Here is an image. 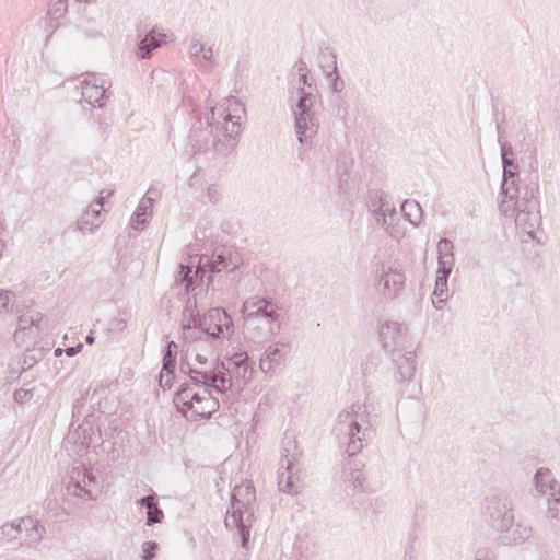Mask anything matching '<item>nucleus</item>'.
Instances as JSON below:
<instances>
[{"mask_svg": "<svg viewBox=\"0 0 560 560\" xmlns=\"http://www.w3.org/2000/svg\"><path fill=\"white\" fill-rule=\"evenodd\" d=\"M159 545L155 541H145L142 545V560H153Z\"/></svg>", "mask_w": 560, "mask_h": 560, "instance_id": "obj_41", "label": "nucleus"}, {"mask_svg": "<svg viewBox=\"0 0 560 560\" xmlns=\"http://www.w3.org/2000/svg\"><path fill=\"white\" fill-rule=\"evenodd\" d=\"M201 54H202V58L205 60H207L209 62H212V63L214 62V60H213V50H212L211 47H209L207 49L203 48V51Z\"/></svg>", "mask_w": 560, "mask_h": 560, "instance_id": "obj_58", "label": "nucleus"}, {"mask_svg": "<svg viewBox=\"0 0 560 560\" xmlns=\"http://www.w3.org/2000/svg\"><path fill=\"white\" fill-rule=\"evenodd\" d=\"M298 102L293 108L294 127L301 144L307 143L318 131L320 126L317 110V93L315 88L308 85L298 86Z\"/></svg>", "mask_w": 560, "mask_h": 560, "instance_id": "obj_5", "label": "nucleus"}, {"mask_svg": "<svg viewBox=\"0 0 560 560\" xmlns=\"http://www.w3.org/2000/svg\"><path fill=\"white\" fill-rule=\"evenodd\" d=\"M377 192H381V191L375 190V191L370 192L369 201H368L370 210L373 211L374 213H375V208H377V198H376Z\"/></svg>", "mask_w": 560, "mask_h": 560, "instance_id": "obj_56", "label": "nucleus"}, {"mask_svg": "<svg viewBox=\"0 0 560 560\" xmlns=\"http://www.w3.org/2000/svg\"><path fill=\"white\" fill-rule=\"evenodd\" d=\"M483 513L492 528L500 533L504 532L514 523L513 500L506 492L492 493L485 499Z\"/></svg>", "mask_w": 560, "mask_h": 560, "instance_id": "obj_7", "label": "nucleus"}, {"mask_svg": "<svg viewBox=\"0 0 560 560\" xmlns=\"http://www.w3.org/2000/svg\"><path fill=\"white\" fill-rule=\"evenodd\" d=\"M235 369L238 377H242L244 381L250 380L253 370L248 362Z\"/></svg>", "mask_w": 560, "mask_h": 560, "instance_id": "obj_47", "label": "nucleus"}, {"mask_svg": "<svg viewBox=\"0 0 560 560\" xmlns=\"http://www.w3.org/2000/svg\"><path fill=\"white\" fill-rule=\"evenodd\" d=\"M296 448V441L287 439L283 442L282 458L280 462V470L278 472V487L280 491L288 494H298L299 486L292 479L291 469L296 462V455H290L291 450Z\"/></svg>", "mask_w": 560, "mask_h": 560, "instance_id": "obj_15", "label": "nucleus"}, {"mask_svg": "<svg viewBox=\"0 0 560 560\" xmlns=\"http://www.w3.org/2000/svg\"><path fill=\"white\" fill-rule=\"evenodd\" d=\"M202 262L203 258H200L199 266L195 270L194 275L191 266H185L183 264L179 265L177 281L184 282L187 291L194 290L198 285L199 281L203 280L207 269L203 268Z\"/></svg>", "mask_w": 560, "mask_h": 560, "instance_id": "obj_22", "label": "nucleus"}, {"mask_svg": "<svg viewBox=\"0 0 560 560\" xmlns=\"http://www.w3.org/2000/svg\"><path fill=\"white\" fill-rule=\"evenodd\" d=\"M243 262L241 254L232 246H222L218 247L212 258L203 259L202 266L207 269V272L210 275L207 277L208 285L212 282L213 273L221 272L222 270H228L232 272L236 270Z\"/></svg>", "mask_w": 560, "mask_h": 560, "instance_id": "obj_11", "label": "nucleus"}, {"mask_svg": "<svg viewBox=\"0 0 560 560\" xmlns=\"http://www.w3.org/2000/svg\"><path fill=\"white\" fill-rule=\"evenodd\" d=\"M162 40L156 38L154 30H151L143 39L140 40L137 49V57L140 59H149L152 51L161 46Z\"/></svg>", "mask_w": 560, "mask_h": 560, "instance_id": "obj_26", "label": "nucleus"}, {"mask_svg": "<svg viewBox=\"0 0 560 560\" xmlns=\"http://www.w3.org/2000/svg\"><path fill=\"white\" fill-rule=\"evenodd\" d=\"M151 208H152L151 206L143 205V200H140L135 212L138 218L148 217L151 214Z\"/></svg>", "mask_w": 560, "mask_h": 560, "instance_id": "obj_54", "label": "nucleus"}, {"mask_svg": "<svg viewBox=\"0 0 560 560\" xmlns=\"http://www.w3.org/2000/svg\"><path fill=\"white\" fill-rule=\"evenodd\" d=\"M0 534L8 540H15L22 538V524L21 518L5 523L0 527Z\"/></svg>", "mask_w": 560, "mask_h": 560, "instance_id": "obj_31", "label": "nucleus"}, {"mask_svg": "<svg viewBox=\"0 0 560 560\" xmlns=\"http://www.w3.org/2000/svg\"><path fill=\"white\" fill-rule=\"evenodd\" d=\"M532 486L535 495L546 498V500L560 493V482L548 467H540L535 471Z\"/></svg>", "mask_w": 560, "mask_h": 560, "instance_id": "obj_16", "label": "nucleus"}, {"mask_svg": "<svg viewBox=\"0 0 560 560\" xmlns=\"http://www.w3.org/2000/svg\"><path fill=\"white\" fill-rule=\"evenodd\" d=\"M183 316L198 317V310L196 301L188 300L183 312Z\"/></svg>", "mask_w": 560, "mask_h": 560, "instance_id": "obj_48", "label": "nucleus"}, {"mask_svg": "<svg viewBox=\"0 0 560 560\" xmlns=\"http://www.w3.org/2000/svg\"><path fill=\"white\" fill-rule=\"evenodd\" d=\"M66 12L67 0H56L48 11L50 18L56 20L62 18L66 14Z\"/></svg>", "mask_w": 560, "mask_h": 560, "instance_id": "obj_38", "label": "nucleus"}, {"mask_svg": "<svg viewBox=\"0 0 560 560\" xmlns=\"http://www.w3.org/2000/svg\"><path fill=\"white\" fill-rule=\"evenodd\" d=\"M82 349V343H79L77 346H73V347H68L65 352L68 357H73L75 354H78Z\"/></svg>", "mask_w": 560, "mask_h": 560, "instance_id": "obj_57", "label": "nucleus"}, {"mask_svg": "<svg viewBox=\"0 0 560 560\" xmlns=\"http://www.w3.org/2000/svg\"><path fill=\"white\" fill-rule=\"evenodd\" d=\"M95 338L93 336L92 332H90L86 337H85V342L89 343V345H92L94 342Z\"/></svg>", "mask_w": 560, "mask_h": 560, "instance_id": "obj_62", "label": "nucleus"}, {"mask_svg": "<svg viewBox=\"0 0 560 560\" xmlns=\"http://www.w3.org/2000/svg\"><path fill=\"white\" fill-rule=\"evenodd\" d=\"M325 51V49H322L320 50V66L324 68V69H330L331 70V62L330 60L327 58V57H323V52Z\"/></svg>", "mask_w": 560, "mask_h": 560, "instance_id": "obj_60", "label": "nucleus"}, {"mask_svg": "<svg viewBox=\"0 0 560 560\" xmlns=\"http://www.w3.org/2000/svg\"><path fill=\"white\" fill-rule=\"evenodd\" d=\"M65 487L68 494L81 499H96L100 493V482L85 466H75L71 469Z\"/></svg>", "mask_w": 560, "mask_h": 560, "instance_id": "obj_9", "label": "nucleus"}, {"mask_svg": "<svg viewBox=\"0 0 560 560\" xmlns=\"http://www.w3.org/2000/svg\"><path fill=\"white\" fill-rule=\"evenodd\" d=\"M501 533L503 534L502 540L505 545H520L530 538L533 529L529 525L517 523Z\"/></svg>", "mask_w": 560, "mask_h": 560, "instance_id": "obj_24", "label": "nucleus"}, {"mask_svg": "<svg viewBox=\"0 0 560 560\" xmlns=\"http://www.w3.org/2000/svg\"><path fill=\"white\" fill-rule=\"evenodd\" d=\"M112 195H113L112 190H101L100 196L96 200H101L102 203L104 205L105 199Z\"/></svg>", "mask_w": 560, "mask_h": 560, "instance_id": "obj_61", "label": "nucleus"}, {"mask_svg": "<svg viewBox=\"0 0 560 560\" xmlns=\"http://www.w3.org/2000/svg\"><path fill=\"white\" fill-rule=\"evenodd\" d=\"M200 317H191V316L184 317L183 316V323H182L183 329L189 330V329H192V328H199V326H198V319Z\"/></svg>", "mask_w": 560, "mask_h": 560, "instance_id": "obj_49", "label": "nucleus"}, {"mask_svg": "<svg viewBox=\"0 0 560 560\" xmlns=\"http://www.w3.org/2000/svg\"><path fill=\"white\" fill-rule=\"evenodd\" d=\"M538 195L539 186L536 177L535 180L523 187L522 192L504 197L500 205V210L504 215L511 211V215L515 217L516 226L530 237L541 221Z\"/></svg>", "mask_w": 560, "mask_h": 560, "instance_id": "obj_2", "label": "nucleus"}, {"mask_svg": "<svg viewBox=\"0 0 560 560\" xmlns=\"http://www.w3.org/2000/svg\"><path fill=\"white\" fill-rule=\"evenodd\" d=\"M178 346L175 341H168L163 353V371L175 370Z\"/></svg>", "mask_w": 560, "mask_h": 560, "instance_id": "obj_32", "label": "nucleus"}, {"mask_svg": "<svg viewBox=\"0 0 560 560\" xmlns=\"http://www.w3.org/2000/svg\"><path fill=\"white\" fill-rule=\"evenodd\" d=\"M334 434L341 444L346 445L349 457L358 454L373 436L369 411L365 405H352L339 412L332 429ZM364 463L350 458L342 470L343 481L357 491L364 492L365 475Z\"/></svg>", "mask_w": 560, "mask_h": 560, "instance_id": "obj_1", "label": "nucleus"}, {"mask_svg": "<svg viewBox=\"0 0 560 560\" xmlns=\"http://www.w3.org/2000/svg\"><path fill=\"white\" fill-rule=\"evenodd\" d=\"M248 362V355L246 352H238V353H235L233 354L230 359H229V366H234V368H237L240 365H243L245 363Z\"/></svg>", "mask_w": 560, "mask_h": 560, "instance_id": "obj_44", "label": "nucleus"}, {"mask_svg": "<svg viewBox=\"0 0 560 560\" xmlns=\"http://www.w3.org/2000/svg\"><path fill=\"white\" fill-rule=\"evenodd\" d=\"M512 155H513V149H512L511 144L508 142H501V159L502 160H504V158L512 159L511 158Z\"/></svg>", "mask_w": 560, "mask_h": 560, "instance_id": "obj_55", "label": "nucleus"}, {"mask_svg": "<svg viewBox=\"0 0 560 560\" xmlns=\"http://www.w3.org/2000/svg\"><path fill=\"white\" fill-rule=\"evenodd\" d=\"M232 387V381L221 380L218 381L217 386H210V389H214L218 393L225 394Z\"/></svg>", "mask_w": 560, "mask_h": 560, "instance_id": "obj_50", "label": "nucleus"}, {"mask_svg": "<svg viewBox=\"0 0 560 560\" xmlns=\"http://www.w3.org/2000/svg\"><path fill=\"white\" fill-rule=\"evenodd\" d=\"M199 329L212 339L229 338L234 329L231 316L221 307H212L198 319Z\"/></svg>", "mask_w": 560, "mask_h": 560, "instance_id": "obj_10", "label": "nucleus"}, {"mask_svg": "<svg viewBox=\"0 0 560 560\" xmlns=\"http://www.w3.org/2000/svg\"><path fill=\"white\" fill-rule=\"evenodd\" d=\"M446 292H447V280L436 278L433 294L438 300L436 301L433 300L432 302H433V305L438 310L442 308L443 303L446 301V298H444Z\"/></svg>", "mask_w": 560, "mask_h": 560, "instance_id": "obj_35", "label": "nucleus"}, {"mask_svg": "<svg viewBox=\"0 0 560 560\" xmlns=\"http://www.w3.org/2000/svg\"><path fill=\"white\" fill-rule=\"evenodd\" d=\"M207 196L211 203H217L220 199L219 189L215 185H211L207 189Z\"/></svg>", "mask_w": 560, "mask_h": 560, "instance_id": "obj_53", "label": "nucleus"}, {"mask_svg": "<svg viewBox=\"0 0 560 560\" xmlns=\"http://www.w3.org/2000/svg\"><path fill=\"white\" fill-rule=\"evenodd\" d=\"M32 393L28 389L19 388L13 393V398L16 402L23 404L32 398Z\"/></svg>", "mask_w": 560, "mask_h": 560, "instance_id": "obj_45", "label": "nucleus"}, {"mask_svg": "<svg viewBox=\"0 0 560 560\" xmlns=\"http://www.w3.org/2000/svg\"><path fill=\"white\" fill-rule=\"evenodd\" d=\"M174 371L175 370H170V372H167V371H163V369L161 370V372H160V386L163 389H170L172 387L173 380H174Z\"/></svg>", "mask_w": 560, "mask_h": 560, "instance_id": "obj_42", "label": "nucleus"}, {"mask_svg": "<svg viewBox=\"0 0 560 560\" xmlns=\"http://www.w3.org/2000/svg\"><path fill=\"white\" fill-rule=\"evenodd\" d=\"M377 208H375V214L377 222L388 229L389 225L393 224L397 217V212L393 202H390L387 198V195L384 192H377Z\"/></svg>", "mask_w": 560, "mask_h": 560, "instance_id": "obj_21", "label": "nucleus"}, {"mask_svg": "<svg viewBox=\"0 0 560 560\" xmlns=\"http://www.w3.org/2000/svg\"><path fill=\"white\" fill-rule=\"evenodd\" d=\"M283 358L284 353H282L279 343L271 345L267 347L262 353L259 361V368L264 373L273 372L275 368L280 365Z\"/></svg>", "mask_w": 560, "mask_h": 560, "instance_id": "obj_23", "label": "nucleus"}, {"mask_svg": "<svg viewBox=\"0 0 560 560\" xmlns=\"http://www.w3.org/2000/svg\"><path fill=\"white\" fill-rule=\"evenodd\" d=\"M14 293L8 290H0V312L8 311V305L13 300Z\"/></svg>", "mask_w": 560, "mask_h": 560, "instance_id": "obj_43", "label": "nucleus"}, {"mask_svg": "<svg viewBox=\"0 0 560 560\" xmlns=\"http://www.w3.org/2000/svg\"><path fill=\"white\" fill-rule=\"evenodd\" d=\"M152 194V189H149L145 194V196L141 199L143 200V205H148V206H151L153 205L154 202V198L151 196Z\"/></svg>", "mask_w": 560, "mask_h": 560, "instance_id": "obj_59", "label": "nucleus"}, {"mask_svg": "<svg viewBox=\"0 0 560 560\" xmlns=\"http://www.w3.org/2000/svg\"><path fill=\"white\" fill-rule=\"evenodd\" d=\"M295 68H296L298 74H299V80H298L299 86H305L306 89H308V85H312V84L308 83V81H307L308 69H307L306 63L303 60H300L296 63Z\"/></svg>", "mask_w": 560, "mask_h": 560, "instance_id": "obj_39", "label": "nucleus"}, {"mask_svg": "<svg viewBox=\"0 0 560 560\" xmlns=\"http://www.w3.org/2000/svg\"><path fill=\"white\" fill-rule=\"evenodd\" d=\"M105 81L97 79L94 75L86 78L81 82V95L82 98L93 106H103V100L108 97L106 95V89L104 86Z\"/></svg>", "mask_w": 560, "mask_h": 560, "instance_id": "obj_18", "label": "nucleus"}, {"mask_svg": "<svg viewBox=\"0 0 560 560\" xmlns=\"http://www.w3.org/2000/svg\"><path fill=\"white\" fill-rule=\"evenodd\" d=\"M173 400L177 410L194 421L210 418L220 407L218 398L212 396L208 387L180 385Z\"/></svg>", "mask_w": 560, "mask_h": 560, "instance_id": "obj_4", "label": "nucleus"}, {"mask_svg": "<svg viewBox=\"0 0 560 560\" xmlns=\"http://www.w3.org/2000/svg\"><path fill=\"white\" fill-rule=\"evenodd\" d=\"M137 504L142 508H145L148 511H151L156 503L154 501L153 495H145V497L137 500Z\"/></svg>", "mask_w": 560, "mask_h": 560, "instance_id": "obj_51", "label": "nucleus"}, {"mask_svg": "<svg viewBox=\"0 0 560 560\" xmlns=\"http://www.w3.org/2000/svg\"><path fill=\"white\" fill-rule=\"evenodd\" d=\"M221 106L219 108V117L223 119V122L215 121L217 108L212 107L210 114L207 116V128L196 129L192 128L189 135L190 143L197 151H207L209 143L215 145V136H213V126L217 131H222L224 137L235 140L241 131L240 116L232 115L230 112L225 113V109Z\"/></svg>", "mask_w": 560, "mask_h": 560, "instance_id": "obj_6", "label": "nucleus"}, {"mask_svg": "<svg viewBox=\"0 0 560 560\" xmlns=\"http://www.w3.org/2000/svg\"><path fill=\"white\" fill-rule=\"evenodd\" d=\"M267 298L252 296L245 300L241 313L246 322L257 319L258 311L266 305Z\"/></svg>", "mask_w": 560, "mask_h": 560, "instance_id": "obj_28", "label": "nucleus"}, {"mask_svg": "<svg viewBox=\"0 0 560 560\" xmlns=\"http://www.w3.org/2000/svg\"><path fill=\"white\" fill-rule=\"evenodd\" d=\"M404 217L413 225L420 223L422 218L421 206L416 200H405L400 208Z\"/></svg>", "mask_w": 560, "mask_h": 560, "instance_id": "obj_29", "label": "nucleus"}, {"mask_svg": "<svg viewBox=\"0 0 560 560\" xmlns=\"http://www.w3.org/2000/svg\"><path fill=\"white\" fill-rule=\"evenodd\" d=\"M323 57H327L331 62V70L326 71V77L329 80L331 91L336 94L334 98L335 114L341 120L346 121L349 115L348 105L342 94L346 83L343 79L338 74L337 57L328 47L325 48Z\"/></svg>", "mask_w": 560, "mask_h": 560, "instance_id": "obj_12", "label": "nucleus"}, {"mask_svg": "<svg viewBox=\"0 0 560 560\" xmlns=\"http://www.w3.org/2000/svg\"><path fill=\"white\" fill-rule=\"evenodd\" d=\"M196 360H197L200 364H205V363L207 362V358H206L205 355H201V354H197Z\"/></svg>", "mask_w": 560, "mask_h": 560, "instance_id": "obj_63", "label": "nucleus"}, {"mask_svg": "<svg viewBox=\"0 0 560 560\" xmlns=\"http://www.w3.org/2000/svg\"><path fill=\"white\" fill-rule=\"evenodd\" d=\"M61 353H62V349L57 348V349L55 350V355H56V357L61 355Z\"/></svg>", "mask_w": 560, "mask_h": 560, "instance_id": "obj_64", "label": "nucleus"}, {"mask_svg": "<svg viewBox=\"0 0 560 560\" xmlns=\"http://www.w3.org/2000/svg\"><path fill=\"white\" fill-rule=\"evenodd\" d=\"M105 213L101 200L92 201L77 221V229L85 234L93 233L103 223Z\"/></svg>", "mask_w": 560, "mask_h": 560, "instance_id": "obj_17", "label": "nucleus"}, {"mask_svg": "<svg viewBox=\"0 0 560 560\" xmlns=\"http://www.w3.org/2000/svg\"><path fill=\"white\" fill-rule=\"evenodd\" d=\"M203 51V45L200 43L199 39H197L196 37H192L190 39V45H189V52L192 57H197L199 56L201 52Z\"/></svg>", "mask_w": 560, "mask_h": 560, "instance_id": "obj_46", "label": "nucleus"}, {"mask_svg": "<svg viewBox=\"0 0 560 560\" xmlns=\"http://www.w3.org/2000/svg\"><path fill=\"white\" fill-rule=\"evenodd\" d=\"M453 265H454V259H439L436 278L447 280L452 272Z\"/></svg>", "mask_w": 560, "mask_h": 560, "instance_id": "obj_37", "label": "nucleus"}, {"mask_svg": "<svg viewBox=\"0 0 560 560\" xmlns=\"http://www.w3.org/2000/svg\"><path fill=\"white\" fill-rule=\"evenodd\" d=\"M226 380L232 381L230 368H225L224 363L217 365L215 368L210 370V386H217L218 381Z\"/></svg>", "mask_w": 560, "mask_h": 560, "instance_id": "obj_34", "label": "nucleus"}, {"mask_svg": "<svg viewBox=\"0 0 560 560\" xmlns=\"http://www.w3.org/2000/svg\"><path fill=\"white\" fill-rule=\"evenodd\" d=\"M22 524V538L21 546L35 547L43 539L46 533L45 527L39 523L38 520L26 516L21 518Z\"/></svg>", "mask_w": 560, "mask_h": 560, "instance_id": "obj_20", "label": "nucleus"}, {"mask_svg": "<svg viewBox=\"0 0 560 560\" xmlns=\"http://www.w3.org/2000/svg\"><path fill=\"white\" fill-rule=\"evenodd\" d=\"M256 491L250 483L236 486L232 492L231 511H228L225 526H235L241 536L242 547L248 548L250 527L254 522V508Z\"/></svg>", "mask_w": 560, "mask_h": 560, "instance_id": "obj_3", "label": "nucleus"}, {"mask_svg": "<svg viewBox=\"0 0 560 560\" xmlns=\"http://www.w3.org/2000/svg\"><path fill=\"white\" fill-rule=\"evenodd\" d=\"M45 319L44 315L36 311H27L22 314L18 319V329L15 331V338H19L21 331L31 329L33 326L36 328L40 327V323Z\"/></svg>", "mask_w": 560, "mask_h": 560, "instance_id": "obj_27", "label": "nucleus"}, {"mask_svg": "<svg viewBox=\"0 0 560 560\" xmlns=\"http://www.w3.org/2000/svg\"><path fill=\"white\" fill-rule=\"evenodd\" d=\"M546 517L556 526H560V492L546 500Z\"/></svg>", "mask_w": 560, "mask_h": 560, "instance_id": "obj_30", "label": "nucleus"}, {"mask_svg": "<svg viewBox=\"0 0 560 560\" xmlns=\"http://www.w3.org/2000/svg\"><path fill=\"white\" fill-rule=\"evenodd\" d=\"M453 243L448 238H441L438 243L439 259H454Z\"/></svg>", "mask_w": 560, "mask_h": 560, "instance_id": "obj_36", "label": "nucleus"}, {"mask_svg": "<svg viewBox=\"0 0 560 560\" xmlns=\"http://www.w3.org/2000/svg\"><path fill=\"white\" fill-rule=\"evenodd\" d=\"M147 217L138 218L136 212L131 217L130 225L133 230H142L147 223Z\"/></svg>", "mask_w": 560, "mask_h": 560, "instance_id": "obj_52", "label": "nucleus"}, {"mask_svg": "<svg viewBox=\"0 0 560 560\" xmlns=\"http://www.w3.org/2000/svg\"><path fill=\"white\" fill-rule=\"evenodd\" d=\"M405 280L402 272L384 264L375 270V289L385 299L396 298Z\"/></svg>", "mask_w": 560, "mask_h": 560, "instance_id": "obj_14", "label": "nucleus"}, {"mask_svg": "<svg viewBox=\"0 0 560 560\" xmlns=\"http://www.w3.org/2000/svg\"><path fill=\"white\" fill-rule=\"evenodd\" d=\"M163 517V511L159 508L158 504H155L151 511H147V525L151 526L153 524L161 523Z\"/></svg>", "mask_w": 560, "mask_h": 560, "instance_id": "obj_40", "label": "nucleus"}, {"mask_svg": "<svg viewBox=\"0 0 560 560\" xmlns=\"http://www.w3.org/2000/svg\"><path fill=\"white\" fill-rule=\"evenodd\" d=\"M182 372L188 373L189 375V382H184L180 385H187L189 387L195 386L198 388H205L208 387L210 389V381L208 378L210 377V370H199V369H192L187 364V370L184 365H182Z\"/></svg>", "mask_w": 560, "mask_h": 560, "instance_id": "obj_25", "label": "nucleus"}, {"mask_svg": "<svg viewBox=\"0 0 560 560\" xmlns=\"http://www.w3.org/2000/svg\"><path fill=\"white\" fill-rule=\"evenodd\" d=\"M257 318H265L270 323L278 322V319H279L278 306L270 299H267L266 305H264L258 311Z\"/></svg>", "mask_w": 560, "mask_h": 560, "instance_id": "obj_33", "label": "nucleus"}, {"mask_svg": "<svg viewBox=\"0 0 560 560\" xmlns=\"http://www.w3.org/2000/svg\"><path fill=\"white\" fill-rule=\"evenodd\" d=\"M380 339L388 355L413 349V339L405 324L386 320L380 327Z\"/></svg>", "mask_w": 560, "mask_h": 560, "instance_id": "obj_8", "label": "nucleus"}, {"mask_svg": "<svg viewBox=\"0 0 560 560\" xmlns=\"http://www.w3.org/2000/svg\"><path fill=\"white\" fill-rule=\"evenodd\" d=\"M393 362V377L395 383L402 390L407 387L415 378L417 370V354L415 349H410L405 352H395L389 355Z\"/></svg>", "mask_w": 560, "mask_h": 560, "instance_id": "obj_13", "label": "nucleus"}, {"mask_svg": "<svg viewBox=\"0 0 560 560\" xmlns=\"http://www.w3.org/2000/svg\"><path fill=\"white\" fill-rule=\"evenodd\" d=\"M503 165V178L501 184V195L508 197L510 195H515L516 192H522L523 187L520 185L518 179V165L513 161V159L502 160Z\"/></svg>", "mask_w": 560, "mask_h": 560, "instance_id": "obj_19", "label": "nucleus"}]
</instances>
